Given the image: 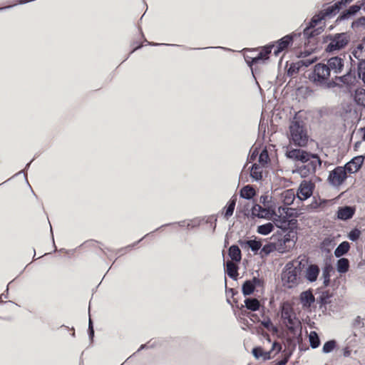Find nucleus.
I'll return each mask as SVG.
<instances>
[{
  "label": "nucleus",
  "mask_w": 365,
  "mask_h": 365,
  "mask_svg": "<svg viewBox=\"0 0 365 365\" xmlns=\"http://www.w3.org/2000/svg\"><path fill=\"white\" fill-rule=\"evenodd\" d=\"M252 354L255 358L262 359L264 361L271 358V351H266L260 346L253 349Z\"/></svg>",
  "instance_id": "nucleus-28"
},
{
  "label": "nucleus",
  "mask_w": 365,
  "mask_h": 365,
  "mask_svg": "<svg viewBox=\"0 0 365 365\" xmlns=\"http://www.w3.org/2000/svg\"><path fill=\"white\" fill-rule=\"evenodd\" d=\"M335 79L339 80L342 83L350 86L353 85L356 81V76L354 73H352L351 71L348 72L346 74L337 77V76H335Z\"/></svg>",
  "instance_id": "nucleus-30"
},
{
  "label": "nucleus",
  "mask_w": 365,
  "mask_h": 365,
  "mask_svg": "<svg viewBox=\"0 0 365 365\" xmlns=\"http://www.w3.org/2000/svg\"><path fill=\"white\" fill-rule=\"evenodd\" d=\"M262 324L264 327H266L268 330H270L271 328L273 327L272 323L269 319L265 320L262 322Z\"/></svg>",
  "instance_id": "nucleus-50"
},
{
  "label": "nucleus",
  "mask_w": 365,
  "mask_h": 365,
  "mask_svg": "<svg viewBox=\"0 0 365 365\" xmlns=\"http://www.w3.org/2000/svg\"><path fill=\"white\" fill-rule=\"evenodd\" d=\"M358 76L365 84V60H361L358 63Z\"/></svg>",
  "instance_id": "nucleus-39"
},
{
  "label": "nucleus",
  "mask_w": 365,
  "mask_h": 365,
  "mask_svg": "<svg viewBox=\"0 0 365 365\" xmlns=\"http://www.w3.org/2000/svg\"><path fill=\"white\" fill-rule=\"evenodd\" d=\"M292 209L288 207H279V219H274L275 225L283 230H287L290 224L289 218L292 215Z\"/></svg>",
  "instance_id": "nucleus-11"
},
{
  "label": "nucleus",
  "mask_w": 365,
  "mask_h": 365,
  "mask_svg": "<svg viewBox=\"0 0 365 365\" xmlns=\"http://www.w3.org/2000/svg\"><path fill=\"white\" fill-rule=\"evenodd\" d=\"M258 156V163L252 164V179L263 180L268 174V168L270 166L271 160L267 149L264 148H255L252 152V161Z\"/></svg>",
  "instance_id": "nucleus-3"
},
{
  "label": "nucleus",
  "mask_w": 365,
  "mask_h": 365,
  "mask_svg": "<svg viewBox=\"0 0 365 365\" xmlns=\"http://www.w3.org/2000/svg\"><path fill=\"white\" fill-rule=\"evenodd\" d=\"M236 202L237 196L233 195L227 202V205L224 207L222 214L224 215L225 218H226L227 220L232 215L235 207Z\"/></svg>",
  "instance_id": "nucleus-26"
},
{
  "label": "nucleus",
  "mask_w": 365,
  "mask_h": 365,
  "mask_svg": "<svg viewBox=\"0 0 365 365\" xmlns=\"http://www.w3.org/2000/svg\"><path fill=\"white\" fill-rule=\"evenodd\" d=\"M225 272L230 278L236 279L238 276V266L236 262L228 260L226 263Z\"/></svg>",
  "instance_id": "nucleus-27"
},
{
  "label": "nucleus",
  "mask_w": 365,
  "mask_h": 365,
  "mask_svg": "<svg viewBox=\"0 0 365 365\" xmlns=\"http://www.w3.org/2000/svg\"><path fill=\"white\" fill-rule=\"evenodd\" d=\"M252 294L255 297L260 298L264 289V282L255 277H252Z\"/></svg>",
  "instance_id": "nucleus-23"
},
{
  "label": "nucleus",
  "mask_w": 365,
  "mask_h": 365,
  "mask_svg": "<svg viewBox=\"0 0 365 365\" xmlns=\"http://www.w3.org/2000/svg\"><path fill=\"white\" fill-rule=\"evenodd\" d=\"M245 60L246 63H247V65L251 68V58L247 56V57L245 56Z\"/></svg>",
  "instance_id": "nucleus-57"
},
{
  "label": "nucleus",
  "mask_w": 365,
  "mask_h": 365,
  "mask_svg": "<svg viewBox=\"0 0 365 365\" xmlns=\"http://www.w3.org/2000/svg\"><path fill=\"white\" fill-rule=\"evenodd\" d=\"M327 67L329 68L330 73L336 76L341 73L344 66V58L341 56L331 57L327 61Z\"/></svg>",
  "instance_id": "nucleus-13"
},
{
  "label": "nucleus",
  "mask_w": 365,
  "mask_h": 365,
  "mask_svg": "<svg viewBox=\"0 0 365 365\" xmlns=\"http://www.w3.org/2000/svg\"><path fill=\"white\" fill-rule=\"evenodd\" d=\"M294 312L292 308L289 304H284L282 309V318L288 325H294Z\"/></svg>",
  "instance_id": "nucleus-18"
},
{
  "label": "nucleus",
  "mask_w": 365,
  "mask_h": 365,
  "mask_svg": "<svg viewBox=\"0 0 365 365\" xmlns=\"http://www.w3.org/2000/svg\"><path fill=\"white\" fill-rule=\"evenodd\" d=\"M274 228V224L272 222H267L263 225H258L257 227V232L263 235L269 234L273 231Z\"/></svg>",
  "instance_id": "nucleus-31"
},
{
  "label": "nucleus",
  "mask_w": 365,
  "mask_h": 365,
  "mask_svg": "<svg viewBox=\"0 0 365 365\" xmlns=\"http://www.w3.org/2000/svg\"><path fill=\"white\" fill-rule=\"evenodd\" d=\"M331 73L327 65L319 63L314 66V68L309 75V79L316 86H323L324 88H330L334 83L333 80H330Z\"/></svg>",
  "instance_id": "nucleus-6"
},
{
  "label": "nucleus",
  "mask_w": 365,
  "mask_h": 365,
  "mask_svg": "<svg viewBox=\"0 0 365 365\" xmlns=\"http://www.w3.org/2000/svg\"><path fill=\"white\" fill-rule=\"evenodd\" d=\"M251 153V149L249 150V154ZM248 156H250V155H248ZM247 159H249V157H247Z\"/></svg>",
  "instance_id": "nucleus-64"
},
{
  "label": "nucleus",
  "mask_w": 365,
  "mask_h": 365,
  "mask_svg": "<svg viewBox=\"0 0 365 365\" xmlns=\"http://www.w3.org/2000/svg\"><path fill=\"white\" fill-rule=\"evenodd\" d=\"M312 62L309 61H299L296 63H292L287 69V75L289 76H294L299 73L302 66H309Z\"/></svg>",
  "instance_id": "nucleus-22"
},
{
  "label": "nucleus",
  "mask_w": 365,
  "mask_h": 365,
  "mask_svg": "<svg viewBox=\"0 0 365 365\" xmlns=\"http://www.w3.org/2000/svg\"><path fill=\"white\" fill-rule=\"evenodd\" d=\"M315 184L311 180H302L297 191V196L300 200H305L312 196Z\"/></svg>",
  "instance_id": "nucleus-12"
},
{
  "label": "nucleus",
  "mask_w": 365,
  "mask_h": 365,
  "mask_svg": "<svg viewBox=\"0 0 365 365\" xmlns=\"http://www.w3.org/2000/svg\"><path fill=\"white\" fill-rule=\"evenodd\" d=\"M338 4L341 7H345L347 4L353 1V0H336Z\"/></svg>",
  "instance_id": "nucleus-49"
},
{
  "label": "nucleus",
  "mask_w": 365,
  "mask_h": 365,
  "mask_svg": "<svg viewBox=\"0 0 365 365\" xmlns=\"http://www.w3.org/2000/svg\"><path fill=\"white\" fill-rule=\"evenodd\" d=\"M240 196L243 198L251 199V185L245 186L240 190Z\"/></svg>",
  "instance_id": "nucleus-40"
},
{
  "label": "nucleus",
  "mask_w": 365,
  "mask_h": 365,
  "mask_svg": "<svg viewBox=\"0 0 365 365\" xmlns=\"http://www.w3.org/2000/svg\"><path fill=\"white\" fill-rule=\"evenodd\" d=\"M140 47H141V45L138 46V47L135 48L132 51V52L135 51L136 49H138V48H140Z\"/></svg>",
  "instance_id": "nucleus-63"
},
{
  "label": "nucleus",
  "mask_w": 365,
  "mask_h": 365,
  "mask_svg": "<svg viewBox=\"0 0 365 365\" xmlns=\"http://www.w3.org/2000/svg\"><path fill=\"white\" fill-rule=\"evenodd\" d=\"M252 202L255 201V196L256 195V191L254 189V187H252Z\"/></svg>",
  "instance_id": "nucleus-59"
},
{
  "label": "nucleus",
  "mask_w": 365,
  "mask_h": 365,
  "mask_svg": "<svg viewBox=\"0 0 365 365\" xmlns=\"http://www.w3.org/2000/svg\"><path fill=\"white\" fill-rule=\"evenodd\" d=\"M356 322L360 324L361 322H360V317H358L357 319H356Z\"/></svg>",
  "instance_id": "nucleus-62"
},
{
  "label": "nucleus",
  "mask_w": 365,
  "mask_h": 365,
  "mask_svg": "<svg viewBox=\"0 0 365 365\" xmlns=\"http://www.w3.org/2000/svg\"><path fill=\"white\" fill-rule=\"evenodd\" d=\"M285 156L294 162H301L303 165L298 167L297 173L302 178L314 175L317 169L322 165V160L317 154L312 153L301 148L287 147Z\"/></svg>",
  "instance_id": "nucleus-1"
},
{
  "label": "nucleus",
  "mask_w": 365,
  "mask_h": 365,
  "mask_svg": "<svg viewBox=\"0 0 365 365\" xmlns=\"http://www.w3.org/2000/svg\"><path fill=\"white\" fill-rule=\"evenodd\" d=\"M297 192H295L293 189L286 190L281 194L282 200L285 205H292L295 200Z\"/></svg>",
  "instance_id": "nucleus-25"
},
{
  "label": "nucleus",
  "mask_w": 365,
  "mask_h": 365,
  "mask_svg": "<svg viewBox=\"0 0 365 365\" xmlns=\"http://www.w3.org/2000/svg\"><path fill=\"white\" fill-rule=\"evenodd\" d=\"M336 346V342L335 340H329L327 341L322 348V351L324 353H330L331 352Z\"/></svg>",
  "instance_id": "nucleus-38"
},
{
  "label": "nucleus",
  "mask_w": 365,
  "mask_h": 365,
  "mask_svg": "<svg viewBox=\"0 0 365 365\" xmlns=\"http://www.w3.org/2000/svg\"><path fill=\"white\" fill-rule=\"evenodd\" d=\"M364 160V158L362 155H359L354 158L351 161L347 163L344 166V169L349 174L356 173L361 167Z\"/></svg>",
  "instance_id": "nucleus-15"
},
{
  "label": "nucleus",
  "mask_w": 365,
  "mask_h": 365,
  "mask_svg": "<svg viewBox=\"0 0 365 365\" xmlns=\"http://www.w3.org/2000/svg\"><path fill=\"white\" fill-rule=\"evenodd\" d=\"M348 173L342 166H338L329 173L328 180L334 186H339L346 180Z\"/></svg>",
  "instance_id": "nucleus-10"
},
{
  "label": "nucleus",
  "mask_w": 365,
  "mask_h": 365,
  "mask_svg": "<svg viewBox=\"0 0 365 365\" xmlns=\"http://www.w3.org/2000/svg\"><path fill=\"white\" fill-rule=\"evenodd\" d=\"M355 211L356 209L354 207H341L337 211V217L342 220H349L354 216Z\"/></svg>",
  "instance_id": "nucleus-17"
},
{
  "label": "nucleus",
  "mask_w": 365,
  "mask_h": 365,
  "mask_svg": "<svg viewBox=\"0 0 365 365\" xmlns=\"http://www.w3.org/2000/svg\"><path fill=\"white\" fill-rule=\"evenodd\" d=\"M239 243L241 246V247L244 250H249L251 248V240H240Z\"/></svg>",
  "instance_id": "nucleus-46"
},
{
  "label": "nucleus",
  "mask_w": 365,
  "mask_h": 365,
  "mask_svg": "<svg viewBox=\"0 0 365 365\" xmlns=\"http://www.w3.org/2000/svg\"><path fill=\"white\" fill-rule=\"evenodd\" d=\"M249 173H250V175H251L250 167L242 170V172L241 173V175H240L241 178L243 179L244 178H247V175H248Z\"/></svg>",
  "instance_id": "nucleus-51"
},
{
  "label": "nucleus",
  "mask_w": 365,
  "mask_h": 365,
  "mask_svg": "<svg viewBox=\"0 0 365 365\" xmlns=\"http://www.w3.org/2000/svg\"><path fill=\"white\" fill-rule=\"evenodd\" d=\"M287 363V359H284L281 360V361L278 363V365H285Z\"/></svg>",
  "instance_id": "nucleus-58"
},
{
  "label": "nucleus",
  "mask_w": 365,
  "mask_h": 365,
  "mask_svg": "<svg viewBox=\"0 0 365 365\" xmlns=\"http://www.w3.org/2000/svg\"><path fill=\"white\" fill-rule=\"evenodd\" d=\"M361 6H362V4H360V5L355 4V5L351 6L347 10L353 16L361 9Z\"/></svg>",
  "instance_id": "nucleus-45"
},
{
  "label": "nucleus",
  "mask_w": 365,
  "mask_h": 365,
  "mask_svg": "<svg viewBox=\"0 0 365 365\" xmlns=\"http://www.w3.org/2000/svg\"><path fill=\"white\" fill-rule=\"evenodd\" d=\"M304 264L302 261H295L289 262L285 267V269L282 273V281L288 284L289 287L298 284L299 275Z\"/></svg>",
  "instance_id": "nucleus-7"
},
{
  "label": "nucleus",
  "mask_w": 365,
  "mask_h": 365,
  "mask_svg": "<svg viewBox=\"0 0 365 365\" xmlns=\"http://www.w3.org/2000/svg\"><path fill=\"white\" fill-rule=\"evenodd\" d=\"M272 51V49L270 44H268L264 47H262L259 50L252 48V53L257 52V53L255 56H252V65L268 59L269 55L270 54Z\"/></svg>",
  "instance_id": "nucleus-14"
},
{
  "label": "nucleus",
  "mask_w": 365,
  "mask_h": 365,
  "mask_svg": "<svg viewBox=\"0 0 365 365\" xmlns=\"http://www.w3.org/2000/svg\"><path fill=\"white\" fill-rule=\"evenodd\" d=\"M309 339L312 348L316 349L320 345V339L316 331H312L310 332Z\"/></svg>",
  "instance_id": "nucleus-36"
},
{
  "label": "nucleus",
  "mask_w": 365,
  "mask_h": 365,
  "mask_svg": "<svg viewBox=\"0 0 365 365\" xmlns=\"http://www.w3.org/2000/svg\"><path fill=\"white\" fill-rule=\"evenodd\" d=\"M88 331H89L90 336H91V337H93V334H94V330H93V324H92V322H91V319H90V321H89V327H88Z\"/></svg>",
  "instance_id": "nucleus-53"
},
{
  "label": "nucleus",
  "mask_w": 365,
  "mask_h": 365,
  "mask_svg": "<svg viewBox=\"0 0 365 365\" xmlns=\"http://www.w3.org/2000/svg\"><path fill=\"white\" fill-rule=\"evenodd\" d=\"M329 40L330 42L327 46L325 51L332 53L344 48L348 45L350 37L346 33H340L331 36Z\"/></svg>",
  "instance_id": "nucleus-9"
},
{
  "label": "nucleus",
  "mask_w": 365,
  "mask_h": 365,
  "mask_svg": "<svg viewBox=\"0 0 365 365\" xmlns=\"http://www.w3.org/2000/svg\"><path fill=\"white\" fill-rule=\"evenodd\" d=\"M351 354V351L348 347H346L344 350V356H349Z\"/></svg>",
  "instance_id": "nucleus-56"
},
{
  "label": "nucleus",
  "mask_w": 365,
  "mask_h": 365,
  "mask_svg": "<svg viewBox=\"0 0 365 365\" xmlns=\"http://www.w3.org/2000/svg\"><path fill=\"white\" fill-rule=\"evenodd\" d=\"M260 303L259 301L256 298H252V312L259 309Z\"/></svg>",
  "instance_id": "nucleus-48"
},
{
  "label": "nucleus",
  "mask_w": 365,
  "mask_h": 365,
  "mask_svg": "<svg viewBox=\"0 0 365 365\" xmlns=\"http://www.w3.org/2000/svg\"><path fill=\"white\" fill-rule=\"evenodd\" d=\"M274 250H275V244H274V242L273 241V242L263 246V247L260 252V254H261L262 257H264V256H267V255H269L270 252H273Z\"/></svg>",
  "instance_id": "nucleus-37"
},
{
  "label": "nucleus",
  "mask_w": 365,
  "mask_h": 365,
  "mask_svg": "<svg viewBox=\"0 0 365 365\" xmlns=\"http://www.w3.org/2000/svg\"><path fill=\"white\" fill-rule=\"evenodd\" d=\"M319 268L317 264H310L305 271V278L309 282H315L319 274Z\"/></svg>",
  "instance_id": "nucleus-21"
},
{
  "label": "nucleus",
  "mask_w": 365,
  "mask_h": 365,
  "mask_svg": "<svg viewBox=\"0 0 365 365\" xmlns=\"http://www.w3.org/2000/svg\"><path fill=\"white\" fill-rule=\"evenodd\" d=\"M262 245V242L260 240H256V239L252 240V251H258Z\"/></svg>",
  "instance_id": "nucleus-47"
},
{
  "label": "nucleus",
  "mask_w": 365,
  "mask_h": 365,
  "mask_svg": "<svg viewBox=\"0 0 365 365\" xmlns=\"http://www.w3.org/2000/svg\"><path fill=\"white\" fill-rule=\"evenodd\" d=\"M354 101L358 105L365 107V89L359 88L355 91Z\"/></svg>",
  "instance_id": "nucleus-33"
},
{
  "label": "nucleus",
  "mask_w": 365,
  "mask_h": 365,
  "mask_svg": "<svg viewBox=\"0 0 365 365\" xmlns=\"http://www.w3.org/2000/svg\"><path fill=\"white\" fill-rule=\"evenodd\" d=\"M323 275L324 277V284L325 286H327L329 282V274L328 272H324Z\"/></svg>",
  "instance_id": "nucleus-52"
},
{
  "label": "nucleus",
  "mask_w": 365,
  "mask_h": 365,
  "mask_svg": "<svg viewBox=\"0 0 365 365\" xmlns=\"http://www.w3.org/2000/svg\"><path fill=\"white\" fill-rule=\"evenodd\" d=\"M287 136L291 144L300 148L307 146L309 138L305 123L297 120L290 123Z\"/></svg>",
  "instance_id": "nucleus-5"
},
{
  "label": "nucleus",
  "mask_w": 365,
  "mask_h": 365,
  "mask_svg": "<svg viewBox=\"0 0 365 365\" xmlns=\"http://www.w3.org/2000/svg\"><path fill=\"white\" fill-rule=\"evenodd\" d=\"M301 40V33L292 32L269 44L273 50V54L275 56H278L282 53L284 54L292 49L299 47L302 44Z\"/></svg>",
  "instance_id": "nucleus-4"
},
{
  "label": "nucleus",
  "mask_w": 365,
  "mask_h": 365,
  "mask_svg": "<svg viewBox=\"0 0 365 365\" xmlns=\"http://www.w3.org/2000/svg\"><path fill=\"white\" fill-rule=\"evenodd\" d=\"M360 235H361L360 230H359L357 229H354L349 233L348 237H349V240H351L352 241H356L359 238Z\"/></svg>",
  "instance_id": "nucleus-41"
},
{
  "label": "nucleus",
  "mask_w": 365,
  "mask_h": 365,
  "mask_svg": "<svg viewBox=\"0 0 365 365\" xmlns=\"http://www.w3.org/2000/svg\"><path fill=\"white\" fill-rule=\"evenodd\" d=\"M365 26V16L358 18L352 23V27H359Z\"/></svg>",
  "instance_id": "nucleus-44"
},
{
  "label": "nucleus",
  "mask_w": 365,
  "mask_h": 365,
  "mask_svg": "<svg viewBox=\"0 0 365 365\" xmlns=\"http://www.w3.org/2000/svg\"><path fill=\"white\" fill-rule=\"evenodd\" d=\"M267 196H262L260 201H262V200L263 203H264L265 201L267 200Z\"/></svg>",
  "instance_id": "nucleus-61"
},
{
  "label": "nucleus",
  "mask_w": 365,
  "mask_h": 365,
  "mask_svg": "<svg viewBox=\"0 0 365 365\" xmlns=\"http://www.w3.org/2000/svg\"><path fill=\"white\" fill-rule=\"evenodd\" d=\"M252 322H255V320H257L258 322L259 321V319L257 318V317L253 314L252 315Z\"/></svg>",
  "instance_id": "nucleus-60"
},
{
  "label": "nucleus",
  "mask_w": 365,
  "mask_h": 365,
  "mask_svg": "<svg viewBox=\"0 0 365 365\" xmlns=\"http://www.w3.org/2000/svg\"><path fill=\"white\" fill-rule=\"evenodd\" d=\"M350 246L348 242H341L335 250L334 255L336 257H340L349 250Z\"/></svg>",
  "instance_id": "nucleus-32"
},
{
  "label": "nucleus",
  "mask_w": 365,
  "mask_h": 365,
  "mask_svg": "<svg viewBox=\"0 0 365 365\" xmlns=\"http://www.w3.org/2000/svg\"><path fill=\"white\" fill-rule=\"evenodd\" d=\"M333 293L329 290L322 292L317 299V303L319 305L320 309H327V305L331 302Z\"/></svg>",
  "instance_id": "nucleus-16"
},
{
  "label": "nucleus",
  "mask_w": 365,
  "mask_h": 365,
  "mask_svg": "<svg viewBox=\"0 0 365 365\" xmlns=\"http://www.w3.org/2000/svg\"><path fill=\"white\" fill-rule=\"evenodd\" d=\"M252 217L257 216L258 217H264L268 214V210L266 208H262L259 205H254L252 206Z\"/></svg>",
  "instance_id": "nucleus-34"
},
{
  "label": "nucleus",
  "mask_w": 365,
  "mask_h": 365,
  "mask_svg": "<svg viewBox=\"0 0 365 365\" xmlns=\"http://www.w3.org/2000/svg\"><path fill=\"white\" fill-rule=\"evenodd\" d=\"M228 255L232 262H239L241 260V251L237 245H232L228 250Z\"/></svg>",
  "instance_id": "nucleus-29"
},
{
  "label": "nucleus",
  "mask_w": 365,
  "mask_h": 365,
  "mask_svg": "<svg viewBox=\"0 0 365 365\" xmlns=\"http://www.w3.org/2000/svg\"><path fill=\"white\" fill-rule=\"evenodd\" d=\"M359 132L362 133V140L365 141V126L359 130Z\"/></svg>",
  "instance_id": "nucleus-55"
},
{
  "label": "nucleus",
  "mask_w": 365,
  "mask_h": 365,
  "mask_svg": "<svg viewBox=\"0 0 365 365\" xmlns=\"http://www.w3.org/2000/svg\"><path fill=\"white\" fill-rule=\"evenodd\" d=\"M277 348V351H280L282 346L279 344L277 343V342H274L272 344V349H274Z\"/></svg>",
  "instance_id": "nucleus-54"
},
{
  "label": "nucleus",
  "mask_w": 365,
  "mask_h": 365,
  "mask_svg": "<svg viewBox=\"0 0 365 365\" xmlns=\"http://www.w3.org/2000/svg\"><path fill=\"white\" fill-rule=\"evenodd\" d=\"M349 267V262L346 258H341L337 262V271L340 273H345Z\"/></svg>",
  "instance_id": "nucleus-35"
},
{
  "label": "nucleus",
  "mask_w": 365,
  "mask_h": 365,
  "mask_svg": "<svg viewBox=\"0 0 365 365\" xmlns=\"http://www.w3.org/2000/svg\"><path fill=\"white\" fill-rule=\"evenodd\" d=\"M327 203L328 200H319V202L315 200L314 202H312L311 205L313 208L316 209L318 207H324Z\"/></svg>",
  "instance_id": "nucleus-42"
},
{
  "label": "nucleus",
  "mask_w": 365,
  "mask_h": 365,
  "mask_svg": "<svg viewBox=\"0 0 365 365\" xmlns=\"http://www.w3.org/2000/svg\"><path fill=\"white\" fill-rule=\"evenodd\" d=\"M352 15L348 11V10L344 11L336 19V22L344 21L349 19Z\"/></svg>",
  "instance_id": "nucleus-43"
},
{
  "label": "nucleus",
  "mask_w": 365,
  "mask_h": 365,
  "mask_svg": "<svg viewBox=\"0 0 365 365\" xmlns=\"http://www.w3.org/2000/svg\"><path fill=\"white\" fill-rule=\"evenodd\" d=\"M322 20H324V18L321 11L318 14H315L311 19L309 23V26L307 27L304 30V34L306 36H314L312 32H309L310 29H313L317 26Z\"/></svg>",
  "instance_id": "nucleus-20"
},
{
  "label": "nucleus",
  "mask_w": 365,
  "mask_h": 365,
  "mask_svg": "<svg viewBox=\"0 0 365 365\" xmlns=\"http://www.w3.org/2000/svg\"><path fill=\"white\" fill-rule=\"evenodd\" d=\"M341 9V7L338 4L336 1L334 2V4L331 6H329L327 8L322 9L320 11L324 18L326 19H331L336 16L337 13Z\"/></svg>",
  "instance_id": "nucleus-19"
},
{
  "label": "nucleus",
  "mask_w": 365,
  "mask_h": 365,
  "mask_svg": "<svg viewBox=\"0 0 365 365\" xmlns=\"http://www.w3.org/2000/svg\"><path fill=\"white\" fill-rule=\"evenodd\" d=\"M271 239L274 240L275 250L280 253H285L294 247L297 237L296 232L289 230L277 241L273 237Z\"/></svg>",
  "instance_id": "nucleus-8"
},
{
  "label": "nucleus",
  "mask_w": 365,
  "mask_h": 365,
  "mask_svg": "<svg viewBox=\"0 0 365 365\" xmlns=\"http://www.w3.org/2000/svg\"><path fill=\"white\" fill-rule=\"evenodd\" d=\"M232 292V307H235V314L237 320L244 330H249L251 319V280H247L242 286V297L237 292Z\"/></svg>",
  "instance_id": "nucleus-2"
},
{
  "label": "nucleus",
  "mask_w": 365,
  "mask_h": 365,
  "mask_svg": "<svg viewBox=\"0 0 365 365\" xmlns=\"http://www.w3.org/2000/svg\"><path fill=\"white\" fill-rule=\"evenodd\" d=\"M300 300L303 308H309L314 302L315 298L311 291H305L300 294Z\"/></svg>",
  "instance_id": "nucleus-24"
}]
</instances>
